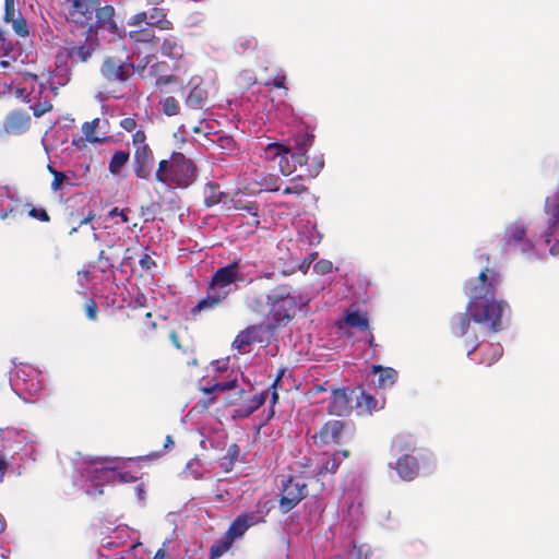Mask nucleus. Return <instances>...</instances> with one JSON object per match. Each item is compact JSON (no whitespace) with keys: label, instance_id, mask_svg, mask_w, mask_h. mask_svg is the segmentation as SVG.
<instances>
[{"label":"nucleus","instance_id":"obj_1","mask_svg":"<svg viewBox=\"0 0 559 559\" xmlns=\"http://www.w3.org/2000/svg\"><path fill=\"white\" fill-rule=\"evenodd\" d=\"M502 283L501 273L491 267H485L477 281L465 283V294L468 297L466 312H457L449 322L450 332L454 337H463L471 321L488 328L491 333L501 330V318L507 304L496 299L498 287Z\"/></svg>","mask_w":559,"mask_h":559},{"label":"nucleus","instance_id":"obj_2","mask_svg":"<svg viewBox=\"0 0 559 559\" xmlns=\"http://www.w3.org/2000/svg\"><path fill=\"white\" fill-rule=\"evenodd\" d=\"M301 298L288 284L274 286L266 294L267 311L265 319L271 330H277L290 322L301 308Z\"/></svg>","mask_w":559,"mask_h":559},{"label":"nucleus","instance_id":"obj_3","mask_svg":"<svg viewBox=\"0 0 559 559\" xmlns=\"http://www.w3.org/2000/svg\"><path fill=\"white\" fill-rule=\"evenodd\" d=\"M198 177L195 163L182 152L174 151L168 158L160 159L154 173L156 182L173 188H188Z\"/></svg>","mask_w":559,"mask_h":559},{"label":"nucleus","instance_id":"obj_4","mask_svg":"<svg viewBox=\"0 0 559 559\" xmlns=\"http://www.w3.org/2000/svg\"><path fill=\"white\" fill-rule=\"evenodd\" d=\"M127 27L126 37L134 50L140 52L157 48L160 37L156 35L157 28L147 23L146 11L131 15L127 21Z\"/></svg>","mask_w":559,"mask_h":559},{"label":"nucleus","instance_id":"obj_5","mask_svg":"<svg viewBox=\"0 0 559 559\" xmlns=\"http://www.w3.org/2000/svg\"><path fill=\"white\" fill-rule=\"evenodd\" d=\"M99 48V40L93 27L85 31V37L82 40H66L63 52L72 66L88 62Z\"/></svg>","mask_w":559,"mask_h":559},{"label":"nucleus","instance_id":"obj_6","mask_svg":"<svg viewBox=\"0 0 559 559\" xmlns=\"http://www.w3.org/2000/svg\"><path fill=\"white\" fill-rule=\"evenodd\" d=\"M384 383V367L373 365L372 371L366 378V390L361 389L360 394L356 396L357 407L365 409L369 414L378 407V390L382 389Z\"/></svg>","mask_w":559,"mask_h":559},{"label":"nucleus","instance_id":"obj_7","mask_svg":"<svg viewBox=\"0 0 559 559\" xmlns=\"http://www.w3.org/2000/svg\"><path fill=\"white\" fill-rule=\"evenodd\" d=\"M143 462H145V457L126 460L117 459V485L135 483V489H143L145 486H148V475L142 471Z\"/></svg>","mask_w":559,"mask_h":559},{"label":"nucleus","instance_id":"obj_8","mask_svg":"<svg viewBox=\"0 0 559 559\" xmlns=\"http://www.w3.org/2000/svg\"><path fill=\"white\" fill-rule=\"evenodd\" d=\"M435 466V459L431 452L424 451L418 453L417 456L405 454L396 462L395 469L397 474L406 480L414 479L419 469L431 471Z\"/></svg>","mask_w":559,"mask_h":559},{"label":"nucleus","instance_id":"obj_9","mask_svg":"<svg viewBox=\"0 0 559 559\" xmlns=\"http://www.w3.org/2000/svg\"><path fill=\"white\" fill-rule=\"evenodd\" d=\"M501 249L509 252L531 253L534 249L533 242L526 237V227L523 224L512 223L504 231L500 240Z\"/></svg>","mask_w":559,"mask_h":559},{"label":"nucleus","instance_id":"obj_10","mask_svg":"<svg viewBox=\"0 0 559 559\" xmlns=\"http://www.w3.org/2000/svg\"><path fill=\"white\" fill-rule=\"evenodd\" d=\"M99 73L109 84L126 83L134 74V64L107 56L99 67Z\"/></svg>","mask_w":559,"mask_h":559},{"label":"nucleus","instance_id":"obj_11","mask_svg":"<svg viewBox=\"0 0 559 559\" xmlns=\"http://www.w3.org/2000/svg\"><path fill=\"white\" fill-rule=\"evenodd\" d=\"M116 463V457H97L92 461V468L88 471V477L94 487L117 485Z\"/></svg>","mask_w":559,"mask_h":559},{"label":"nucleus","instance_id":"obj_12","mask_svg":"<svg viewBox=\"0 0 559 559\" xmlns=\"http://www.w3.org/2000/svg\"><path fill=\"white\" fill-rule=\"evenodd\" d=\"M545 224L540 237L549 245L552 236L559 231V192H555L545 200Z\"/></svg>","mask_w":559,"mask_h":559},{"label":"nucleus","instance_id":"obj_13","mask_svg":"<svg viewBox=\"0 0 559 559\" xmlns=\"http://www.w3.org/2000/svg\"><path fill=\"white\" fill-rule=\"evenodd\" d=\"M70 3L68 13L70 20L81 26L92 27L94 12L100 4L99 0H66Z\"/></svg>","mask_w":559,"mask_h":559},{"label":"nucleus","instance_id":"obj_14","mask_svg":"<svg viewBox=\"0 0 559 559\" xmlns=\"http://www.w3.org/2000/svg\"><path fill=\"white\" fill-rule=\"evenodd\" d=\"M346 428H348V425L343 420H329L318 432L311 436L313 444L317 447L338 444L343 440Z\"/></svg>","mask_w":559,"mask_h":559},{"label":"nucleus","instance_id":"obj_15","mask_svg":"<svg viewBox=\"0 0 559 559\" xmlns=\"http://www.w3.org/2000/svg\"><path fill=\"white\" fill-rule=\"evenodd\" d=\"M275 331L269 328L267 321L265 323L251 324L237 334L233 342V347L239 352L243 350L251 344L264 342L266 336Z\"/></svg>","mask_w":559,"mask_h":559},{"label":"nucleus","instance_id":"obj_16","mask_svg":"<svg viewBox=\"0 0 559 559\" xmlns=\"http://www.w3.org/2000/svg\"><path fill=\"white\" fill-rule=\"evenodd\" d=\"M264 513L260 510L243 512L239 514L229 525L227 532L225 533L227 536L235 542V539L241 538L245 533L252 526L258 525L260 523H264Z\"/></svg>","mask_w":559,"mask_h":559},{"label":"nucleus","instance_id":"obj_17","mask_svg":"<svg viewBox=\"0 0 559 559\" xmlns=\"http://www.w3.org/2000/svg\"><path fill=\"white\" fill-rule=\"evenodd\" d=\"M292 144L288 146V153L296 165H308V151L313 145L314 135L309 132L296 133L292 138Z\"/></svg>","mask_w":559,"mask_h":559},{"label":"nucleus","instance_id":"obj_18","mask_svg":"<svg viewBox=\"0 0 559 559\" xmlns=\"http://www.w3.org/2000/svg\"><path fill=\"white\" fill-rule=\"evenodd\" d=\"M211 280L231 293V286L243 281V276L240 273L239 260H234L227 265L217 269L212 274Z\"/></svg>","mask_w":559,"mask_h":559},{"label":"nucleus","instance_id":"obj_19","mask_svg":"<svg viewBox=\"0 0 559 559\" xmlns=\"http://www.w3.org/2000/svg\"><path fill=\"white\" fill-rule=\"evenodd\" d=\"M283 373H284L283 370L280 371V373L273 381L272 385L266 391H263V392L252 396L247 404L242 405L236 412L239 415L245 416V417L251 415L253 412H255L260 406H262L265 403L270 390H272L271 403H272V405H275L278 401V393L276 391V388L281 383Z\"/></svg>","mask_w":559,"mask_h":559},{"label":"nucleus","instance_id":"obj_20","mask_svg":"<svg viewBox=\"0 0 559 559\" xmlns=\"http://www.w3.org/2000/svg\"><path fill=\"white\" fill-rule=\"evenodd\" d=\"M154 152L151 147L135 150L133 153V173L138 179L151 180L154 168Z\"/></svg>","mask_w":559,"mask_h":559},{"label":"nucleus","instance_id":"obj_21","mask_svg":"<svg viewBox=\"0 0 559 559\" xmlns=\"http://www.w3.org/2000/svg\"><path fill=\"white\" fill-rule=\"evenodd\" d=\"M466 349H467V356H471L478 349L479 354L481 356L480 359L478 360V362L480 365H485L488 367L493 365L496 361H498L503 354V348H502L501 344H499V343L479 344V343H477V337H475V340L471 343L469 346H466Z\"/></svg>","mask_w":559,"mask_h":559},{"label":"nucleus","instance_id":"obj_22","mask_svg":"<svg viewBox=\"0 0 559 559\" xmlns=\"http://www.w3.org/2000/svg\"><path fill=\"white\" fill-rule=\"evenodd\" d=\"M353 393L346 388L332 390L331 400L328 405V412L331 415L345 416L352 411Z\"/></svg>","mask_w":559,"mask_h":559},{"label":"nucleus","instance_id":"obj_23","mask_svg":"<svg viewBox=\"0 0 559 559\" xmlns=\"http://www.w3.org/2000/svg\"><path fill=\"white\" fill-rule=\"evenodd\" d=\"M189 88V93L185 98V104L189 109L200 110L204 107L207 99V92L201 86L199 78H192L187 85L180 84V91Z\"/></svg>","mask_w":559,"mask_h":559},{"label":"nucleus","instance_id":"obj_24","mask_svg":"<svg viewBox=\"0 0 559 559\" xmlns=\"http://www.w3.org/2000/svg\"><path fill=\"white\" fill-rule=\"evenodd\" d=\"M160 53L169 59L179 60L185 55V48L180 39L173 34L160 38L158 46Z\"/></svg>","mask_w":559,"mask_h":559},{"label":"nucleus","instance_id":"obj_25","mask_svg":"<svg viewBox=\"0 0 559 559\" xmlns=\"http://www.w3.org/2000/svg\"><path fill=\"white\" fill-rule=\"evenodd\" d=\"M290 152L287 145H284L278 142L270 143L266 145L264 153L267 159H275L276 157H281L280 168L281 173L285 176L289 175L293 169L289 167L288 160L286 156Z\"/></svg>","mask_w":559,"mask_h":559},{"label":"nucleus","instance_id":"obj_26","mask_svg":"<svg viewBox=\"0 0 559 559\" xmlns=\"http://www.w3.org/2000/svg\"><path fill=\"white\" fill-rule=\"evenodd\" d=\"M368 319L358 311H347L345 317L337 322V328L342 333H347L354 329L360 332L368 330Z\"/></svg>","mask_w":559,"mask_h":559},{"label":"nucleus","instance_id":"obj_27","mask_svg":"<svg viewBox=\"0 0 559 559\" xmlns=\"http://www.w3.org/2000/svg\"><path fill=\"white\" fill-rule=\"evenodd\" d=\"M31 124V117L24 111H13L9 115L5 128L10 133L21 134L25 132Z\"/></svg>","mask_w":559,"mask_h":559},{"label":"nucleus","instance_id":"obj_28","mask_svg":"<svg viewBox=\"0 0 559 559\" xmlns=\"http://www.w3.org/2000/svg\"><path fill=\"white\" fill-rule=\"evenodd\" d=\"M147 23L158 31L174 29V23L167 17L165 9L154 7L147 12Z\"/></svg>","mask_w":559,"mask_h":559},{"label":"nucleus","instance_id":"obj_29","mask_svg":"<svg viewBox=\"0 0 559 559\" xmlns=\"http://www.w3.org/2000/svg\"><path fill=\"white\" fill-rule=\"evenodd\" d=\"M94 16L96 17V24L98 28L107 27L110 31H115L117 28V24L114 20L115 9L112 5H98L94 12Z\"/></svg>","mask_w":559,"mask_h":559},{"label":"nucleus","instance_id":"obj_30","mask_svg":"<svg viewBox=\"0 0 559 559\" xmlns=\"http://www.w3.org/2000/svg\"><path fill=\"white\" fill-rule=\"evenodd\" d=\"M245 306L246 308L254 313V314H264L265 316V307L266 306V296L264 297L263 294L261 293H252V294H248L246 297H245Z\"/></svg>","mask_w":559,"mask_h":559},{"label":"nucleus","instance_id":"obj_31","mask_svg":"<svg viewBox=\"0 0 559 559\" xmlns=\"http://www.w3.org/2000/svg\"><path fill=\"white\" fill-rule=\"evenodd\" d=\"M223 305L221 302H218L215 298H212L210 297L209 295L205 294V296L203 298H201L197 304L195 306H193L191 309H190V314L195 318L198 316H200L201 313L203 312H211L219 307H222Z\"/></svg>","mask_w":559,"mask_h":559},{"label":"nucleus","instance_id":"obj_32","mask_svg":"<svg viewBox=\"0 0 559 559\" xmlns=\"http://www.w3.org/2000/svg\"><path fill=\"white\" fill-rule=\"evenodd\" d=\"M204 203L207 207L218 204L224 197V192L219 190V186L214 182H207L203 190Z\"/></svg>","mask_w":559,"mask_h":559},{"label":"nucleus","instance_id":"obj_33","mask_svg":"<svg viewBox=\"0 0 559 559\" xmlns=\"http://www.w3.org/2000/svg\"><path fill=\"white\" fill-rule=\"evenodd\" d=\"M129 159L130 153L128 151L115 152L108 165L109 173L114 176H118Z\"/></svg>","mask_w":559,"mask_h":559},{"label":"nucleus","instance_id":"obj_34","mask_svg":"<svg viewBox=\"0 0 559 559\" xmlns=\"http://www.w3.org/2000/svg\"><path fill=\"white\" fill-rule=\"evenodd\" d=\"M234 544V540L226 534L218 540H216L210 548V559H218L225 552H227Z\"/></svg>","mask_w":559,"mask_h":559},{"label":"nucleus","instance_id":"obj_35","mask_svg":"<svg viewBox=\"0 0 559 559\" xmlns=\"http://www.w3.org/2000/svg\"><path fill=\"white\" fill-rule=\"evenodd\" d=\"M305 498L306 495H304L302 491H288L287 496L281 498L280 508L283 513H287Z\"/></svg>","mask_w":559,"mask_h":559},{"label":"nucleus","instance_id":"obj_36","mask_svg":"<svg viewBox=\"0 0 559 559\" xmlns=\"http://www.w3.org/2000/svg\"><path fill=\"white\" fill-rule=\"evenodd\" d=\"M233 209L234 210H237V211H246L247 213H249L250 215H252L254 218L253 221V225L255 227L259 226L260 224V221H259V204L258 202L255 201H250V202H243L242 200H235L233 202Z\"/></svg>","mask_w":559,"mask_h":559},{"label":"nucleus","instance_id":"obj_37","mask_svg":"<svg viewBox=\"0 0 559 559\" xmlns=\"http://www.w3.org/2000/svg\"><path fill=\"white\" fill-rule=\"evenodd\" d=\"M48 170L53 176V180L51 182L52 191H59L67 186H69V187L73 186V183L71 182V178L68 177L64 173L58 171L50 165H48Z\"/></svg>","mask_w":559,"mask_h":559},{"label":"nucleus","instance_id":"obj_38","mask_svg":"<svg viewBox=\"0 0 559 559\" xmlns=\"http://www.w3.org/2000/svg\"><path fill=\"white\" fill-rule=\"evenodd\" d=\"M205 294L212 298H215L218 302H221L223 305L224 301L230 295V292L227 290V288H224V287L219 286L218 284L212 282V280H210L206 290H205Z\"/></svg>","mask_w":559,"mask_h":559},{"label":"nucleus","instance_id":"obj_39","mask_svg":"<svg viewBox=\"0 0 559 559\" xmlns=\"http://www.w3.org/2000/svg\"><path fill=\"white\" fill-rule=\"evenodd\" d=\"M307 176L310 178H314L319 175V173L324 167V158L322 154L313 155L311 158L309 157L308 165H305Z\"/></svg>","mask_w":559,"mask_h":559},{"label":"nucleus","instance_id":"obj_40","mask_svg":"<svg viewBox=\"0 0 559 559\" xmlns=\"http://www.w3.org/2000/svg\"><path fill=\"white\" fill-rule=\"evenodd\" d=\"M163 112L168 116H176L180 112L179 102L174 96H167L160 102Z\"/></svg>","mask_w":559,"mask_h":559},{"label":"nucleus","instance_id":"obj_41","mask_svg":"<svg viewBox=\"0 0 559 559\" xmlns=\"http://www.w3.org/2000/svg\"><path fill=\"white\" fill-rule=\"evenodd\" d=\"M99 124V119L95 118L94 120L90 122H84L82 126V131L86 138V140L91 143H102L103 140L95 136V130Z\"/></svg>","mask_w":559,"mask_h":559},{"label":"nucleus","instance_id":"obj_42","mask_svg":"<svg viewBox=\"0 0 559 559\" xmlns=\"http://www.w3.org/2000/svg\"><path fill=\"white\" fill-rule=\"evenodd\" d=\"M342 462V459L337 457V455H332L326 459L325 462L322 463L319 468L318 475H324L326 473H335Z\"/></svg>","mask_w":559,"mask_h":559},{"label":"nucleus","instance_id":"obj_43","mask_svg":"<svg viewBox=\"0 0 559 559\" xmlns=\"http://www.w3.org/2000/svg\"><path fill=\"white\" fill-rule=\"evenodd\" d=\"M10 23H12V28L16 35L21 37L28 36L29 31L27 22L21 14L16 19L13 17V21H10Z\"/></svg>","mask_w":559,"mask_h":559},{"label":"nucleus","instance_id":"obj_44","mask_svg":"<svg viewBox=\"0 0 559 559\" xmlns=\"http://www.w3.org/2000/svg\"><path fill=\"white\" fill-rule=\"evenodd\" d=\"M98 271L103 274L114 269V260L110 258L105 250H100L97 257Z\"/></svg>","mask_w":559,"mask_h":559},{"label":"nucleus","instance_id":"obj_45","mask_svg":"<svg viewBox=\"0 0 559 559\" xmlns=\"http://www.w3.org/2000/svg\"><path fill=\"white\" fill-rule=\"evenodd\" d=\"M132 145L134 147V151L138 148L144 150V148L150 147V145L147 144V136H146V133L144 130L139 129L133 133Z\"/></svg>","mask_w":559,"mask_h":559},{"label":"nucleus","instance_id":"obj_46","mask_svg":"<svg viewBox=\"0 0 559 559\" xmlns=\"http://www.w3.org/2000/svg\"><path fill=\"white\" fill-rule=\"evenodd\" d=\"M13 474L10 457L7 452L0 451V480L2 481L7 474Z\"/></svg>","mask_w":559,"mask_h":559},{"label":"nucleus","instance_id":"obj_47","mask_svg":"<svg viewBox=\"0 0 559 559\" xmlns=\"http://www.w3.org/2000/svg\"><path fill=\"white\" fill-rule=\"evenodd\" d=\"M236 386H237V381L233 380V381H226V382H217L210 388H204L203 391H204V393L210 394V393H213L214 391L224 392L227 390L235 389Z\"/></svg>","mask_w":559,"mask_h":559},{"label":"nucleus","instance_id":"obj_48","mask_svg":"<svg viewBox=\"0 0 559 559\" xmlns=\"http://www.w3.org/2000/svg\"><path fill=\"white\" fill-rule=\"evenodd\" d=\"M84 310L90 321H96L98 318V306L93 298H88L84 305Z\"/></svg>","mask_w":559,"mask_h":559},{"label":"nucleus","instance_id":"obj_49","mask_svg":"<svg viewBox=\"0 0 559 559\" xmlns=\"http://www.w3.org/2000/svg\"><path fill=\"white\" fill-rule=\"evenodd\" d=\"M259 183L263 187V190L265 191L275 192L280 190V187L277 185V178L274 176H265L264 178L261 179Z\"/></svg>","mask_w":559,"mask_h":559},{"label":"nucleus","instance_id":"obj_50","mask_svg":"<svg viewBox=\"0 0 559 559\" xmlns=\"http://www.w3.org/2000/svg\"><path fill=\"white\" fill-rule=\"evenodd\" d=\"M28 215L32 218L38 219L40 222H50V216L44 207H32L28 212Z\"/></svg>","mask_w":559,"mask_h":559},{"label":"nucleus","instance_id":"obj_51","mask_svg":"<svg viewBox=\"0 0 559 559\" xmlns=\"http://www.w3.org/2000/svg\"><path fill=\"white\" fill-rule=\"evenodd\" d=\"M31 108L33 110V115L36 118H39L43 115H45L46 112L50 111L52 109V105L49 102L36 103Z\"/></svg>","mask_w":559,"mask_h":559},{"label":"nucleus","instance_id":"obj_52","mask_svg":"<svg viewBox=\"0 0 559 559\" xmlns=\"http://www.w3.org/2000/svg\"><path fill=\"white\" fill-rule=\"evenodd\" d=\"M240 454V448L238 444L233 443L227 449V454L224 460H228V466H233L234 463L238 460Z\"/></svg>","mask_w":559,"mask_h":559},{"label":"nucleus","instance_id":"obj_53","mask_svg":"<svg viewBox=\"0 0 559 559\" xmlns=\"http://www.w3.org/2000/svg\"><path fill=\"white\" fill-rule=\"evenodd\" d=\"M15 16V1L14 0H4V14L3 20L7 23L13 21Z\"/></svg>","mask_w":559,"mask_h":559},{"label":"nucleus","instance_id":"obj_54","mask_svg":"<svg viewBox=\"0 0 559 559\" xmlns=\"http://www.w3.org/2000/svg\"><path fill=\"white\" fill-rule=\"evenodd\" d=\"M282 485H283V489H288L289 487H294L295 489H299V490L306 489L308 486V484L305 481H299V480L295 481V479L293 477H289L286 480L283 479Z\"/></svg>","mask_w":559,"mask_h":559},{"label":"nucleus","instance_id":"obj_55","mask_svg":"<svg viewBox=\"0 0 559 559\" xmlns=\"http://www.w3.org/2000/svg\"><path fill=\"white\" fill-rule=\"evenodd\" d=\"M168 84H180L178 78L176 75H162L156 80V85L162 87Z\"/></svg>","mask_w":559,"mask_h":559},{"label":"nucleus","instance_id":"obj_56","mask_svg":"<svg viewBox=\"0 0 559 559\" xmlns=\"http://www.w3.org/2000/svg\"><path fill=\"white\" fill-rule=\"evenodd\" d=\"M119 126L127 132H132L136 129V120L132 117H127L120 120Z\"/></svg>","mask_w":559,"mask_h":559},{"label":"nucleus","instance_id":"obj_57","mask_svg":"<svg viewBox=\"0 0 559 559\" xmlns=\"http://www.w3.org/2000/svg\"><path fill=\"white\" fill-rule=\"evenodd\" d=\"M308 191V188L304 185H295L293 187H286L284 190H283V193L284 194H296V195H301L302 193L307 192Z\"/></svg>","mask_w":559,"mask_h":559},{"label":"nucleus","instance_id":"obj_58","mask_svg":"<svg viewBox=\"0 0 559 559\" xmlns=\"http://www.w3.org/2000/svg\"><path fill=\"white\" fill-rule=\"evenodd\" d=\"M139 263L144 270H151L152 266H155V261L147 253L141 257Z\"/></svg>","mask_w":559,"mask_h":559},{"label":"nucleus","instance_id":"obj_59","mask_svg":"<svg viewBox=\"0 0 559 559\" xmlns=\"http://www.w3.org/2000/svg\"><path fill=\"white\" fill-rule=\"evenodd\" d=\"M285 84H286V75L285 74H276L271 83V85L276 88H285Z\"/></svg>","mask_w":559,"mask_h":559},{"label":"nucleus","instance_id":"obj_60","mask_svg":"<svg viewBox=\"0 0 559 559\" xmlns=\"http://www.w3.org/2000/svg\"><path fill=\"white\" fill-rule=\"evenodd\" d=\"M397 372L391 367H386V381L393 384L396 381Z\"/></svg>","mask_w":559,"mask_h":559},{"label":"nucleus","instance_id":"obj_61","mask_svg":"<svg viewBox=\"0 0 559 559\" xmlns=\"http://www.w3.org/2000/svg\"><path fill=\"white\" fill-rule=\"evenodd\" d=\"M169 338L173 343V345L177 348V349H182V346L179 342V336L177 334L176 331H171L170 334H169Z\"/></svg>","mask_w":559,"mask_h":559},{"label":"nucleus","instance_id":"obj_62","mask_svg":"<svg viewBox=\"0 0 559 559\" xmlns=\"http://www.w3.org/2000/svg\"><path fill=\"white\" fill-rule=\"evenodd\" d=\"M166 544H168V540H167V542H165L163 546H166ZM166 554H167V551H166L165 547L159 548V549L155 552V555H154V557H153L152 559H165Z\"/></svg>","mask_w":559,"mask_h":559},{"label":"nucleus","instance_id":"obj_63","mask_svg":"<svg viewBox=\"0 0 559 559\" xmlns=\"http://www.w3.org/2000/svg\"><path fill=\"white\" fill-rule=\"evenodd\" d=\"M94 218H95V213L91 211L86 217H84L83 219L80 221L79 226H83L85 224H88Z\"/></svg>","mask_w":559,"mask_h":559},{"label":"nucleus","instance_id":"obj_64","mask_svg":"<svg viewBox=\"0 0 559 559\" xmlns=\"http://www.w3.org/2000/svg\"><path fill=\"white\" fill-rule=\"evenodd\" d=\"M550 254L557 255L559 254V240H556L554 245L549 249Z\"/></svg>","mask_w":559,"mask_h":559}]
</instances>
